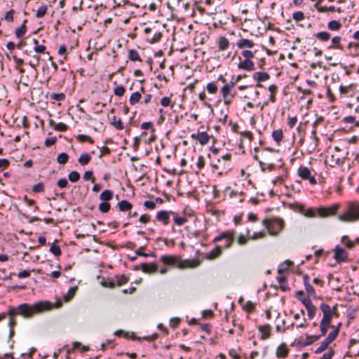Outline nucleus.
I'll return each mask as SVG.
<instances>
[{
  "mask_svg": "<svg viewBox=\"0 0 359 359\" xmlns=\"http://www.w3.org/2000/svg\"><path fill=\"white\" fill-rule=\"evenodd\" d=\"M53 307L50 302H39L33 305L23 303L20 304L17 308L11 307L7 313L10 318H13L17 314H20L25 318L32 317L34 313L49 310Z\"/></svg>",
  "mask_w": 359,
  "mask_h": 359,
  "instance_id": "obj_1",
  "label": "nucleus"
},
{
  "mask_svg": "<svg viewBox=\"0 0 359 359\" xmlns=\"http://www.w3.org/2000/svg\"><path fill=\"white\" fill-rule=\"evenodd\" d=\"M265 219L263 220V225L267 229L269 233L273 236H277L280 231L284 228V222L283 219L279 218H273L271 220Z\"/></svg>",
  "mask_w": 359,
  "mask_h": 359,
  "instance_id": "obj_2",
  "label": "nucleus"
},
{
  "mask_svg": "<svg viewBox=\"0 0 359 359\" xmlns=\"http://www.w3.org/2000/svg\"><path fill=\"white\" fill-rule=\"evenodd\" d=\"M344 222H353L359 219V204L353 203L349 206L348 211L339 217Z\"/></svg>",
  "mask_w": 359,
  "mask_h": 359,
  "instance_id": "obj_3",
  "label": "nucleus"
},
{
  "mask_svg": "<svg viewBox=\"0 0 359 359\" xmlns=\"http://www.w3.org/2000/svg\"><path fill=\"white\" fill-rule=\"evenodd\" d=\"M338 336V330H333L331 331L327 337L321 342L320 346L314 351L316 354H319L325 351L328 346L337 338Z\"/></svg>",
  "mask_w": 359,
  "mask_h": 359,
  "instance_id": "obj_4",
  "label": "nucleus"
},
{
  "mask_svg": "<svg viewBox=\"0 0 359 359\" xmlns=\"http://www.w3.org/2000/svg\"><path fill=\"white\" fill-rule=\"evenodd\" d=\"M297 174L302 180H308L311 184H317L315 177L311 175V171L307 167L300 166L297 170Z\"/></svg>",
  "mask_w": 359,
  "mask_h": 359,
  "instance_id": "obj_5",
  "label": "nucleus"
},
{
  "mask_svg": "<svg viewBox=\"0 0 359 359\" xmlns=\"http://www.w3.org/2000/svg\"><path fill=\"white\" fill-rule=\"evenodd\" d=\"M299 301L305 306L309 319H313L316 315V308L309 297L299 298Z\"/></svg>",
  "mask_w": 359,
  "mask_h": 359,
  "instance_id": "obj_6",
  "label": "nucleus"
},
{
  "mask_svg": "<svg viewBox=\"0 0 359 359\" xmlns=\"http://www.w3.org/2000/svg\"><path fill=\"white\" fill-rule=\"evenodd\" d=\"M221 92L222 94L224 104L229 105L236 95V91L233 90L232 88H229L228 87L223 86L221 89Z\"/></svg>",
  "mask_w": 359,
  "mask_h": 359,
  "instance_id": "obj_7",
  "label": "nucleus"
},
{
  "mask_svg": "<svg viewBox=\"0 0 359 359\" xmlns=\"http://www.w3.org/2000/svg\"><path fill=\"white\" fill-rule=\"evenodd\" d=\"M334 258L337 263L340 264L341 262H345L347 259V252L344 248L340 247L339 245H336L335 248L334 249Z\"/></svg>",
  "mask_w": 359,
  "mask_h": 359,
  "instance_id": "obj_8",
  "label": "nucleus"
},
{
  "mask_svg": "<svg viewBox=\"0 0 359 359\" xmlns=\"http://www.w3.org/2000/svg\"><path fill=\"white\" fill-rule=\"evenodd\" d=\"M319 339H320V336L308 335L307 334L306 340L304 341H294L291 344V346H294V344H296L297 348L300 349L302 348H304L305 346L312 344L313 343L318 341Z\"/></svg>",
  "mask_w": 359,
  "mask_h": 359,
  "instance_id": "obj_9",
  "label": "nucleus"
},
{
  "mask_svg": "<svg viewBox=\"0 0 359 359\" xmlns=\"http://www.w3.org/2000/svg\"><path fill=\"white\" fill-rule=\"evenodd\" d=\"M320 308L323 313L322 321L328 322L331 323L332 319L334 316V312L331 309L330 306L325 303H321L320 304Z\"/></svg>",
  "mask_w": 359,
  "mask_h": 359,
  "instance_id": "obj_10",
  "label": "nucleus"
},
{
  "mask_svg": "<svg viewBox=\"0 0 359 359\" xmlns=\"http://www.w3.org/2000/svg\"><path fill=\"white\" fill-rule=\"evenodd\" d=\"M205 165L204 158H190L189 167L191 171L198 174Z\"/></svg>",
  "mask_w": 359,
  "mask_h": 359,
  "instance_id": "obj_11",
  "label": "nucleus"
},
{
  "mask_svg": "<svg viewBox=\"0 0 359 359\" xmlns=\"http://www.w3.org/2000/svg\"><path fill=\"white\" fill-rule=\"evenodd\" d=\"M171 214H175V212L171 210H161L157 212L156 218L158 222H161L164 225H167L169 223Z\"/></svg>",
  "mask_w": 359,
  "mask_h": 359,
  "instance_id": "obj_12",
  "label": "nucleus"
},
{
  "mask_svg": "<svg viewBox=\"0 0 359 359\" xmlns=\"http://www.w3.org/2000/svg\"><path fill=\"white\" fill-rule=\"evenodd\" d=\"M191 137L193 140H198L202 145L207 144L210 140V136L206 132H198L196 133H192Z\"/></svg>",
  "mask_w": 359,
  "mask_h": 359,
  "instance_id": "obj_13",
  "label": "nucleus"
},
{
  "mask_svg": "<svg viewBox=\"0 0 359 359\" xmlns=\"http://www.w3.org/2000/svg\"><path fill=\"white\" fill-rule=\"evenodd\" d=\"M160 260L165 265L168 266H175L180 265L179 259L174 255H162L160 258Z\"/></svg>",
  "mask_w": 359,
  "mask_h": 359,
  "instance_id": "obj_14",
  "label": "nucleus"
},
{
  "mask_svg": "<svg viewBox=\"0 0 359 359\" xmlns=\"http://www.w3.org/2000/svg\"><path fill=\"white\" fill-rule=\"evenodd\" d=\"M278 164L275 163H264L262 161H259V164L262 171H265L266 169L269 171H272L276 169L277 167L282 168L284 165V163L282 162V158H280L278 161Z\"/></svg>",
  "mask_w": 359,
  "mask_h": 359,
  "instance_id": "obj_15",
  "label": "nucleus"
},
{
  "mask_svg": "<svg viewBox=\"0 0 359 359\" xmlns=\"http://www.w3.org/2000/svg\"><path fill=\"white\" fill-rule=\"evenodd\" d=\"M145 246H142L140 247L138 250H137L135 251V255L133 256H130L128 255V259L131 261V262H134L136 260L137 256H140V257H156V254L154 252H151V253H144V252L142 251L143 249H144Z\"/></svg>",
  "mask_w": 359,
  "mask_h": 359,
  "instance_id": "obj_16",
  "label": "nucleus"
},
{
  "mask_svg": "<svg viewBox=\"0 0 359 359\" xmlns=\"http://www.w3.org/2000/svg\"><path fill=\"white\" fill-rule=\"evenodd\" d=\"M141 270L145 273H154L158 271V265L155 263H142Z\"/></svg>",
  "mask_w": 359,
  "mask_h": 359,
  "instance_id": "obj_17",
  "label": "nucleus"
},
{
  "mask_svg": "<svg viewBox=\"0 0 359 359\" xmlns=\"http://www.w3.org/2000/svg\"><path fill=\"white\" fill-rule=\"evenodd\" d=\"M222 250L223 247L217 245L213 250L206 254L205 258L207 259L212 260L220 256L222 253Z\"/></svg>",
  "mask_w": 359,
  "mask_h": 359,
  "instance_id": "obj_18",
  "label": "nucleus"
},
{
  "mask_svg": "<svg viewBox=\"0 0 359 359\" xmlns=\"http://www.w3.org/2000/svg\"><path fill=\"white\" fill-rule=\"evenodd\" d=\"M238 67L247 71H253L255 69V64L251 60L241 61L238 65Z\"/></svg>",
  "mask_w": 359,
  "mask_h": 359,
  "instance_id": "obj_19",
  "label": "nucleus"
},
{
  "mask_svg": "<svg viewBox=\"0 0 359 359\" xmlns=\"http://www.w3.org/2000/svg\"><path fill=\"white\" fill-rule=\"evenodd\" d=\"M341 37L339 36H334L331 40V44L329 46V49H338L342 50L344 49L343 46L341 43Z\"/></svg>",
  "mask_w": 359,
  "mask_h": 359,
  "instance_id": "obj_20",
  "label": "nucleus"
},
{
  "mask_svg": "<svg viewBox=\"0 0 359 359\" xmlns=\"http://www.w3.org/2000/svg\"><path fill=\"white\" fill-rule=\"evenodd\" d=\"M217 43L219 50H225L229 48L230 43L225 36H219L217 39Z\"/></svg>",
  "mask_w": 359,
  "mask_h": 359,
  "instance_id": "obj_21",
  "label": "nucleus"
},
{
  "mask_svg": "<svg viewBox=\"0 0 359 359\" xmlns=\"http://www.w3.org/2000/svg\"><path fill=\"white\" fill-rule=\"evenodd\" d=\"M356 85L355 83H350L348 86H340L339 92L341 95H347L351 92L355 90Z\"/></svg>",
  "mask_w": 359,
  "mask_h": 359,
  "instance_id": "obj_22",
  "label": "nucleus"
},
{
  "mask_svg": "<svg viewBox=\"0 0 359 359\" xmlns=\"http://www.w3.org/2000/svg\"><path fill=\"white\" fill-rule=\"evenodd\" d=\"M270 330H271V326L269 324L259 327V330L262 334L261 336V339L262 340H265L270 337V336H271Z\"/></svg>",
  "mask_w": 359,
  "mask_h": 359,
  "instance_id": "obj_23",
  "label": "nucleus"
},
{
  "mask_svg": "<svg viewBox=\"0 0 359 359\" xmlns=\"http://www.w3.org/2000/svg\"><path fill=\"white\" fill-rule=\"evenodd\" d=\"M252 78L258 83H260L268 80L270 78V75L267 72H257L254 73Z\"/></svg>",
  "mask_w": 359,
  "mask_h": 359,
  "instance_id": "obj_24",
  "label": "nucleus"
},
{
  "mask_svg": "<svg viewBox=\"0 0 359 359\" xmlns=\"http://www.w3.org/2000/svg\"><path fill=\"white\" fill-rule=\"evenodd\" d=\"M288 353L289 349L287 348L285 344L282 343L277 348L276 355L279 358H285Z\"/></svg>",
  "mask_w": 359,
  "mask_h": 359,
  "instance_id": "obj_25",
  "label": "nucleus"
},
{
  "mask_svg": "<svg viewBox=\"0 0 359 359\" xmlns=\"http://www.w3.org/2000/svg\"><path fill=\"white\" fill-rule=\"evenodd\" d=\"M254 45V42L248 39H241L237 42V46L239 48H252Z\"/></svg>",
  "mask_w": 359,
  "mask_h": 359,
  "instance_id": "obj_26",
  "label": "nucleus"
},
{
  "mask_svg": "<svg viewBox=\"0 0 359 359\" xmlns=\"http://www.w3.org/2000/svg\"><path fill=\"white\" fill-rule=\"evenodd\" d=\"M114 193L111 190L105 189L100 195V199L102 201L109 202L112 199Z\"/></svg>",
  "mask_w": 359,
  "mask_h": 359,
  "instance_id": "obj_27",
  "label": "nucleus"
},
{
  "mask_svg": "<svg viewBox=\"0 0 359 359\" xmlns=\"http://www.w3.org/2000/svg\"><path fill=\"white\" fill-rule=\"evenodd\" d=\"M118 209L121 212L129 211L132 209L133 205L127 200H122L118 203Z\"/></svg>",
  "mask_w": 359,
  "mask_h": 359,
  "instance_id": "obj_28",
  "label": "nucleus"
},
{
  "mask_svg": "<svg viewBox=\"0 0 359 359\" xmlns=\"http://www.w3.org/2000/svg\"><path fill=\"white\" fill-rule=\"evenodd\" d=\"M345 158H325L324 163L326 165L334 167L335 165H341L344 163Z\"/></svg>",
  "mask_w": 359,
  "mask_h": 359,
  "instance_id": "obj_29",
  "label": "nucleus"
},
{
  "mask_svg": "<svg viewBox=\"0 0 359 359\" xmlns=\"http://www.w3.org/2000/svg\"><path fill=\"white\" fill-rule=\"evenodd\" d=\"M114 334L116 336H118V337L123 336L125 338H127V339L131 338L133 340H137V339L139 340L140 339V338L136 337L133 332L130 334L129 332H126L122 330H116L114 332Z\"/></svg>",
  "mask_w": 359,
  "mask_h": 359,
  "instance_id": "obj_30",
  "label": "nucleus"
},
{
  "mask_svg": "<svg viewBox=\"0 0 359 359\" xmlns=\"http://www.w3.org/2000/svg\"><path fill=\"white\" fill-rule=\"evenodd\" d=\"M293 262L289 259L285 260L279 264L278 268V273L279 274H282L283 272L287 271L288 270V267L291 266Z\"/></svg>",
  "mask_w": 359,
  "mask_h": 359,
  "instance_id": "obj_31",
  "label": "nucleus"
},
{
  "mask_svg": "<svg viewBox=\"0 0 359 359\" xmlns=\"http://www.w3.org/2000/svg\"><path fill=\"white\" fill-rule=\"evenodd\" d=\"M272 137L274 140V141L279 144L280 142L282 141L283 138V132L282 129H277L275 130L272 133Z\"/></svg>",
  "mask_w": 359,
  "mask_h": 359,
  "instance_id": "obj_32",
  "label": "nucleus"
},
{
  "mask_svg": "<svg viewBox=\"0 0 359 359\" xmlns=\"http://www.w3.org/2000/svg\"><path fill=\"white\" fill-rule=\"evenodd\" d=\"M114 280L116 284V286H121L126 283H127L129 280V278L124 274L121 276H115Z\"/></svg>",
  "mask_w": 359,
  "mask_h": 359,
  "instance_id": "obj_33",
  "label": "nucleus"
},
{
  "mask_svg": "<svg viewBox=\"0 0 359 359\" xmlns=\"http://www.w3.org/2000/svg\"><path fill=\"white\" fill-rule=\"evenodd\" d=\"M27 22L26 20H24V23L19 27L15 29V34L17 38L20 39L22 38L27 32V27L25 26V23Z\"/></svg>",
  "mask_w": 359,
  "mask_h": 359,
  "instance_id": "obj_34",
  "label": "nucleus"
},
{
  "mask_svg": "<svg viewBox=\"0 0 359 359\" xmlns=\"http://www.w3.org/2000/svg\"><path fill=\"white\" fill-rule=\"evenodd\" d=\"M101 284L104 287H110V288H114L116 286L115 280L110 278H103L101 281Z\"/></svg>",
  "mask_w": 359,
  "mask_h": 359,
  "instance_id": "obj_35",
  "label": "nucleus"
},
{
  "mask_svg": "<svg viewBox=\"0 0 359 359\" xmlns=\"http://www.w3.org/2000/svg\"><path fill=\"white\" fill-rule=\"evenodd\" d=\"M111 124L117 130H123L124 128L122 121L120 118H117L115 116L112 117Z\"/></svg>",
  "mask_w": 359,
  "mask_h": 359,
  "instance_id": "obj_36",
  "label": "nucleus"
},
{
  "mask_svg": "<svg viewBox=\"0 0 359 359\" xmlns=\"http://www.w3.org/2000/svg\"><path fill=\"white\" fill-rule=\"evenodd\" d=\"M330 327H331L330 323L321 320L320 324V334L318 335V336H320V338L323 336H325L327 334L328 328Z\"/></svg>",
  "mask_w": 359,
  "mask_h": 359,
  "instance_id": "obj_37",
  "label": "nucleus"
},
{
  "mask_svg": "<svg viewBox=\"0 0 359 359\" xmlns=\"http://www.w3.org/2000/svg\"><path fill=\"white\" fill-rule=\"evenodd\" d=\"M142 97L141 93L139 92H135L131 94L129 100V102L131 105H135L138 103Z\"/></svg>",
  "mask_w": 359,
  "mask_h": 359,
  "instance_id": "obj_38",
  "label": "nucleus"
},
{
  "mask_svg": "<svg viewBox=\"0 0 359 359\" xmlns=\"http://www.w3.org/2000/svg\"><path fill=\"white\" fill-rule=\"evenodd\" d=\"M315 36L318 40L323 42L327 41L331 37V35L329 32L324 31L317 33Z\"/></svg>",
  "mask_w": 359,
  "mask_h": 359,
  "instance_id": "obj_39",
  "label": "nucleus"
},
{
  "mask_svg": "<svg viewBox=\"0 0 359 359\" xmlns=\"http://www.w3.org/2000/svg\"><path fill=\"white\" fill-rule=\"evenodd\" d=\"M327 27L331 31H337L341 27V24L337 20H331L328 22Z\"/></svg>",
  "mask_w": 359,
  "mask_h": 359,
  "instance_id": "obj_40",
  "label": "nucleus"
},
{
  "mask_svg": "<svg viewBox=\"0 0 359 359\" xmlns=\"http://www.w3.org/2000/svg\"><path fill=\"white\" fill-rule=\"evenodd\" d=\"M111 205L109 202L102 201L99 204L98 209L102 213H107L110 210Z\"/></svg>",
  "mask_w": 359,
  "mask_h": 359,
  "instance_id": "obj_41",
  "label": "nucleus"
},
{
  "mask_svg": "<svg viewBox=\"0 0 359 359\" xmlns=\"http://www.w3.org/2000/svg\"><path fill=\"white\" fill-rule=\"evenodd\" d=\"M128 59L131 61H142L138 53L133 49L128 51Z\"/></svg>",
  "mask_w": 359,
  "mask_h": 359,
  "instance_id": "obj_42",
  "label": "nucleus"
},
{
  "mask_svg": "<svg viewBox=\"0 0 359 359\" xmlns=\"http://www.w3.org/2000/svg\"><path fill=\"white\" fill-rule=\"evenodd\" d=\"M337 208L338 205H336L334 208H322L320 209V214L323 216H327L332 214Z\"/></svg>",
  "mask_w": 359,
  "mask_h": 359,
  "instance_id": "obj_43",
  "label": "nucleus"
},
{
  "mask_svg": "<svg viewBox=\"0 0 359 359\" xmlns=\"http://www.w3.org/2000/svg\"><path fill=\"white\" fill-rule=\"evenodd\" d=\"M81 176L77 171H72L68 175V180L72 182H76L79 180Z\"/></svg>",
  "mask_w": 359,
  "mask_h": 359,
  "instance_id": "obj_44",
  "label": "nucleus"
},
{
  "mask_svg": "<svg viewBox=\"0 0 359 359\" xmlns=\"http://www.w3.org/2000/svg\"><path fill=\"white\" fill-rule=\"evenodd\" d=\"M50 252H52L55 257H58L61 255L62 251L60 247L55 243H53L50 247Z\"/></svg>",
  "mask_w": 359,
  "mask_h": 359,
  "instance_id": "obj_45",
  "label": "nucleus"
},
{
  "mask_svg": "<svg viewBox=\"0 0 359 359\" xmlns=\"http://www.w3.org/2000/svg\"><path fill=\"white\" fill-rule=\"evenodd\" d=\"M229 238V231H225L221 233L219 236H216L212 241L213 243H216L223 239Z\"/></svg>",
  "mask_w": 359,
  "mask_h": 359,
  "instance_id": "obj_46",
  "label": "nucleus"
},
{
  "mask_svg": "<svg viewBox=\"0 0 359 359\" xmlns=\"http://www.w3.org/2000/svg\"><path fill=\"white\" fill-rule=\"evenodd\" d=\"M269 90L271 93V95L269 97V101H271L272 102H276L275 93L277 90V86L275 84H271L269 87Z\"/></svg>",
  "mask_w": 359,
  "mask_h": 359,
  "instance_id": "obj_47",
  "label": "nucleus"
},
{
  "mask_svg": "<svg viewBox=\"0 0 359 359\" xmlns=\"http://www.w3.org/2000/svg\"><path fill=\"white\" fill-rule=\"evenodd\" d=\"M341 242L349 249H352L355 246V243L349 239L348 236H343Z\"/></svg>",
  "mask_w": 359,
  "mask_h": 359,
  "instance_id": "obj_48",
  "label": "nucleus"
},
{
  "mask_svg": "<svg viewBox=\"0 0 359 359\" xmlns=\"http://www.w3.org/2000/svg\"><path fill=\"white\" fill-rule=\"evenodd\" d=\"M48 7L47 6H40L38 10L36 11V17L37 18H43L46 12H47Z\"/></svg>",
  "mask_w": 359,
  "mask_h": 359,
  "instance_id": "obj_49",
  "label": "nucleus"
},
{
  "mask_svg": "<svg viewBox=\"0 0 359 359\" xmlns=\"http://www.w3.org/2000/svg\"><path fill=\"white\" fill-rule=\"evenodd\" d=\"M34 43L36 45L34 48V51L36 53H43L46 49V46L43 45H38V41L36 39H34Z\"/></svg>",
  "mask_w": 359,
  "mask_h": 359,
  "instance_id": "obj_50",
  "label": "nucleus"
},
{
  "mask_svg": "<svg viewBox=\"0 0 359 359\" xmlns=\"http://www.w3.org/2000/svg\"><path fill=\"white\" fill-rule=\"evenodd\" d=\"M51 100L57 101H63L65 100L66 95L65 93H51L50 95Z\"/></svg>",
  "mask_w": 359,
  "mask_h": 359,
  "instance_id": "obj_51",
  "label": "nucleus"
},
{
  "mask_svg": "<svg viewBox=\"0 0 359 359\" xmlns=\"http://www.w3.org/2000/svg\"><path fill=\"white\" fill-rule=\"evenodd\" d=\"M226 244L224 245L225 248H229L231 247L233 241H234V233L233 231H229V238H225Z\"/></svg>",
  "mask_w": 359,
  "mask_h": 359,
  "instance_id": "obj_52",
  "label": "nucleus"
},
{
  "mask_svg": "<svg viewBox=\"0 0 359 359\" xmlns=\"http://www.w3.org/2000/svg\"><path fill=\"white\" fill-rule=\"evenodd\" d=\"M40 62V56L39 55H33L32 59L29 61V65L34 69H35L39 65Z\"/></svg>",
  "mask_w": 359,
  "mask_h": 359,
  "instance_id": "obj_53",
  "label": "nucleus"
},
{
  "mask_svg": "<svg viewBox=\"0 0 359 359\" xmlns=\"http://www.w3.org/2000/svg\"><path fill=\"white\" fill-rule=\"evenodd\" d=\"M206 88L207 90L210 94H215L218 90L217 85L213 82L208 83Z\"/></svg>",
  "mask_w": 359,
  "mask_h": 359,
  "instance_id": "obj_54",
  "label": "nucleus"
},
{
  "mask_svg": "<svg viewBox=\"0 0 359 359\" xmlns=\"http://www.w3.org/2000/svg\"><path fill=\"white\" fill-rule=\"evenodd\" d=\"M292 18L297 21H302L304 19V14L302 11H296L292 13Z\"/></svg>",
  "mask_w": 359,
  "mask_h": 359,
  "instance_id": "obj_55",
  "label": "nucleus"
},
{
  "mask_svg": "<svg viewBox=\"0 0 359 359\" xmlns=\"http://www.w3.org/2000/svg\"><path fill=\"white\" fill-rule=\"evenodd\" d=\"M304 287H305V290L307 292L308 295L311 296L313 297H316V291H315L314 288L313 287V286L310 283L306 284L304 285Z\"/></svg>",
  "mask_w": 359,
  "mask_h": 359,
  "instance_id": "obj_56",
  "label": "nucleus"
},
{
  "mask_svg": "<svg viewBox=\"0 0 359 359\" xmlns=\"http://www.w3.org/2000/svg\"><path fill=\"white\" fill-rule=\"evenodd\" d=\"M126 92L125 88L123 86H118L114 90V93L115 95L121 97L124 95Z\"/></svg>",
  "mask_w": 359,
  "mask_h": 359,
  "instance_id": "obj_57",
  "label": "nucleus"
},
{
  "mask_svg": "<svg viewBox=\"0 0 359 359\" xmlns=\"http://www.w3.org/2000/svg\"><path fill=\"white\" fill-rule=\"evenodd\" d=\"M32 191L36 193H41L44 191V184L42 182H39L33 186Z\"/></svg>",
  "mask_w": 359,
  "mask_h": 359,
  "instance_id": "obj_58",
  "label": "nucleus"
},
{
  "mask_svg": "<svg viewBox=\"0 0 359 359\" xmlns=\"http://www.w3.org/2000/svg\"><path fill=\"white\" fill-rule=\"evenodd\" d=\"M187 218L185 217L175 216L174 217V222L178 226L183 225L185 222H187Z\"/></svg>",
  "mask_w": 359,
  "mask_h": 359,
  "instance_id": "obj_59",
  "label": "nucleus"
},
{
  "mask_svg": "<svg viewBox=\"0 0 359 359\" xmlns=\"http://www.w3.org/2000/svg\"><path fill=\"white\" fill-rule=\"evenodd\" d=\"M83 177L85 181L91 180L92 182H94L95 180V177H93V172L91 170L86 171Z\"/></svg>",
  "mask_w": 359,
  "mask_h": 359,
  "instance_id": "obj_60",
  "label": "nucleus"
},
{
  "mask_svg": "<svg viewBox=\"0 0 359 359\" xmlns=\"http://www.w3.org/2000/svg\"><path fill=\"white\" fill-rule=\"evenodd\" d=\"M57 185L60 187V188H66L68 187L69 185V182H68V180L66 179V178H61V179H59L57 182Z\"/></svg>",
  "mask_w": 359,
  "mask_h": 359,
  "instance_id": "obj_61",
  "label": "nucleus"
},
{
  "mask_svg": "<svg viewBox=\"0 0 359 359\" xmlns=\"http://www.w3.org/2000/svg\"><path fill=\"white\" fill-rule=\"evenodd\" d=\"M335 354V351L333 348H330L328 352L324 353L323 356L319 359H332Z\"/></svg>",
  "mask_w": 359,
  "mask_h": 359,
  "instance_id": "obj_62",
  "label": "nucleus"
},
{
  "mask_svg": "<svg viewBox=\"0 0 359 359\" xmlns=\"http://www.w3.org/2000/svg\"><path fill=\"white\" fill-rule=\"evenodd\" d=\"M353 48L355 49V51L354 53H353V55L354 56H358L359 55V44L358 43H349L348 45V48Z\"/></svg>",
  "mask_w": 359,
  "mask_h": 359,
  "instance_id": "obj_63",
  "label": "nucleus"
},
{
  "mask_svg": "<svg viewBox=\"0 0 359 359\" xmlns=\"http://www.w3.org/2000/svg\"><path fill=\"white\" fill-rule=\"evenodd\" d=\"M243 309L248 312H252L255 309V304L251 301H248L243 306Z\"/></svg>",
  "mask_w": 359,
  "mask_h": 359,
  "instance_id": "obj_64",
  "label": "nucleus"
}]
</instances>
